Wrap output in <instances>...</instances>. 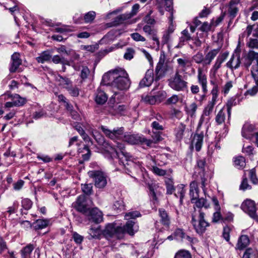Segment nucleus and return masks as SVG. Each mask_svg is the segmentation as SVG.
Segmentation results:
<instances>
[{
  "label": "nucleus",
  "instance_id": "f257e3e1",
  "mask_svg": "<svg viewBox=\"0 0 258 258\" xmlns=\"http://www.w3.org/2000/svg\"><path fill=\"white\" fill-rule=\"evenodd\" d=\"M103 81L108 84H110L113 92L110 102L112 99L120 100L122 96V93L118 91H124L128 89L130 86L131 82L126 71L121 68L116 69L108 72L103 75Z\"/></svg>",
  "mask_w": 258,
  "mask_h": 258
},
{
  "label": "nucleus",
  "instance_id": "f03ea898",
  "mask_svg": "<svg viewBox=\"0 0 258 258\" xmlns=\"http://www.w3.org/2000/svg\"><path fill=\"white\" fill-rule=\"evenodd\" d=\"M140 216L141 214L138 211L128 212L124 216L125 219L127 220L125 225L119 226L116 224H108L106 225L103 233L107 238L115 237L117 239L122 238L126 233L133 235L134 232L133 227L135 222L131 220Z\"/></svg>",
  "mask_w": 258,
  "mask_h": 258
},
{
  "label": "nucleus",
  "instance_id": "7ed1b4c3",
  "mask_svg": "<svg viewBox=\"0 0 258 258\" xmlns=\"http://www.w3.org/2000/svg\"><path fill=\"white\" fill-rule=\"evenodd\" d=\"M91 132L92 136L95 139L98 144L103 146L104 149L108 153L112 155L113 156H116L119 159L120 164L122 163V165L126 167V166H132L134 165V162L131 160L132 157L130 154L127 153L125 150V147L123 144L117 142L115 147L111 146L109 144L105 141L104 139L100 136L99 138H97L96 134L97 132L90 128L89 130Z\"/></svg>",
  "mask_w": 258,
  "mask_h": 258
},
{
  "label": "nucleus",
  "instance_id": "20e7f679",
  "mask_svg": "<svg viewBox=\"0 0 258 258\" xmlns=\"http://www.w3.org/2000/svg\"><path fill=\"white\" fill-rule=\"evenodd\" d=\"M101 129L107 137L113 140L123 138L125 142L131 144L145 143L148 146H150L151 144L150 140L138 135L126 134L124 135V128L123 127H118L110 130L106 126H101Z\"/></svg>",
  "mask_w": 258,
  "mask_h": 258
},
{
  "label": "nucleus",
  "instance_id": "39448f33",
  "mask_svg": "<svg viewBox=\"0 0 258 258\" xmlns=\"http://www.w3.org/2000/svg\"><path fill=\"white\" fill-rule=\"evenodd\" d=\"M205 214L201 210L198 213L194 212L191 215L190 223L196 232L200 235L203 234L210 226L209 223L205 219Z\"/></svg>",
  "mask_w": 258,
  "mask_h": 258
},
{
  "label": "nucleus",
  "instance_id": "423d86ee",
  "mask_svg": "<svg viewBox=\"0 0 258 258\" xmlns=\"http://www.w3.org/2000/svg\"><path fill=\"white\" fill-rule=\"evenodd\" d=\"M243 66L248 69L251 65L252 61L255 60V64H253L251 69V74L252 78L256 81L258 80V52L254 50H249L246 55L243 57Z\"/></svg>",
  "mask_w": 258,
  "mask_h": 258
},
{
  "label": "nucleus",
  "instance_id": "0eeeda50",
  "mask_svg": "<svg viewBox=\"0 0 258 258\" xmlns=\"http://www.w3.org/2000/svg\"><path fill=\"white\" fill-rule=\"evenodd\" d=\"M92 204L93 202L90 199L87 198L84 195H81L73 203V206L77 211L86 215L90 210Z\"/></svg>",
  "mask_w": 258,
  "mask_h": 258
},
{
  "label": "nucleus",
  "instance_id": "6e6552de",
  "mask_svg": "<svg viewBox=\"0 0 258 258\" xmlns=\"http://www.w3.org/2000/svg\"><path fill=\"white\" fill-rule=\"evenodd\" d=\"M169 85L176 91H188V83L182 79L178 72L169 80Z\"/></svg>",
  "mask_w": 258,
  "mask_h": 258
},
{
  "label": "nucleus",
  "instance_id": "1a4fd4ad",
  "mask_svg": "<svg viewBox=\"0 0 258 258\" xmlns=\"http://www.w3.org/2000/svg\"><path fill=\"white\" fill-rule=\"evenodd\" d=\"M197 80L202 87V94H199L198 97H195V99L198 101L202 102L205 99L206 94L208 92V79L206 74L201 68L198 70Z\"/></svg>",
  "mask_w": 258,
  "mask_h": 258
},
{
  "label": "nucleus",
  "instance_id": "9d476101",
  "mask_svg": "<svg viewBox=\"0 0 258 258\" xmlns=\"http://www.w3.org/2000/svg\"><path fill=\"white\" fill-rule=\"evenodd\" d=\"M89 176L93 179L95 186L99 188H104L107 184L106 175L101 171L92 170L88 172Z\"/></svg>",
  "mask_w": 258,
  "mask_h": 258
},
{
  "label": "nucleus",
  "instance_id": "9b49d317",
  "mask_svg": "<svg viewBox=\"0 0 258 258\" xmlns=\"http://www.w3.org/2000/svg\"><path fill=\"white\" fill-rule=\"evenodd\" d=\"M240 50L237 47L226 66L231 70H233L237 69L240 67Z\"/></svg>",
  "mask_w": 258,
  "mask_h": 258
},
{
  "label": "nucleus",
  "instance_id": "f8f14e48",
  "mask_svg": "<svg viewBox=\"0 0 258 258\" xmlns=\"http://www.w3.org/2000/svg\"><path fill=\"white\" fill-rule=\"evenodd\" d=\"M242 209L247 213L251 218L256 219V208L254 201L251 200H245L241 205Z\"/></svg>",
  "mask_w": 258,
  "mask_h": 258
},
{
  "label": "nucleus",
  "instance_id": "ddd939ff",
  "mask_svg": "<svg viewBox=\"0 0 258 258\" xmlns=\"http://www.w3.org/2000/svg\"><path fill=\"white\" fill-rule=\"evenodd\" d=\"M216 103V101L211 100L205 106L203 114L200 119L199 124H202L205 121L208 122L210 120L209 116L213 112L214 106Z\"/></svg>",
  "mask_w": 258,
  "mask_h": 258
},
{
  "label": "nucleus",
  "instance_id": "4468645a",
  "mask_svg": "<svg viewBox=\"0 0 258 258\" xmlns=\"http://www.w3.org/2000/svg\"><path fill=\"white\" fill-rule=\"evenodd\" d=\"M86 216L90 217L89 220L95 223H99L103 221V214L98 208L90 209Z\"/></svg>",
  "mask_w": 258,
  "mask_h": 258
},
{
  "label": "nucleus",
  "instance_id": "2eb2a0df",
  "mask_svg": "<svg viewBox=\"0 0 258 258\" xmlns=\"http://www.w3.org/2000/svg\"><path fill=\"white\" fill-rule=\"evenodd\" d=\"M156 6L159 10L160 14H164V10L171 11L172 10V0H156Z\"/></svg>",
  "mask_w": 258,
  "mask_h": 258
},
{
  "label": "nucleus",
  "instance_id": "dca6fc26",
  "mask_svg": "<svg viewBox=\"0 0 258 258\" xmlns=\"http://www.w3.org/2000/svg\"><path fill=\"white\" fill-rule=\"evenodd\" d=\"M255 130V128L254 125L246 122L242 128V136L246 139H250L253 136Z\"/></svg>",
  "mask_w": 258,
  "mask_h": 258
},
{
  "label": "nucleus",
  "instance_id": "f3484780",
  "mask_svg": "<svg viewBox=\"0 0 258 258\" xmlns=\"http://www.w3.org/2000/svg\"><path fill=\"white\" fill-rule=\"evenodd\" d=\"M139 8L140 5L139 4H136L134 5L133 6L131 13L129 14H124L119 15L116 18V19L117 20H116V21L118 23H122L123 21L130 19V18L135 15L137 13Z\"/></svg>",
  "mask_w": 258,
  "mask_h": 258
},
{
  "label": "nucleus",
  "instance_id": "a211bd4d",
  "mask_svg": "<svg viewBox=\"0 0 258 258\" xmlns=\"http://www.w3.org/2000/svg\"><path fill=\"white\" fill-rule=\"evenodd\" d=\"M241 101V98L237 96L231 97L227 101L226 103V110L228 115V120H229L231 117L232 107L239 104Z\"/></svg>",
  "mask_w": 258,
  "mask_h": 258
},
{
  "label": "nucleus",
  "instance_id": "6ab92c4d",
  "mask_svg": "<svg viewBox=\"0 0 258 258\" xmlns=\"http://www.w3.org/2000/svg\"><path fill=\"white\" fill-rule=\"evenodd\" d=\"M153 80V71L149 70L146 72L145 77L141 81L139 85L141 87L149 86Z\"/></svg>",
  "mask_w": 258,
  "mask_h": 258
},
{
  "label": "nucleus",
  "instance_id": "aec40b11",
  "mask_svg": "<svg viewBox=\"0 0 258 258\" xmlns=\"http://www.w3.org/2000/svg\"><path fill=\"white\" fill-rule=\"evenodd\" d=\"M189 196L191 203H194L199 197V189L197 181H194L190 184Z\"/></svg>",
  "mask_w": 258,
  "mask_h": 258
},
{
  "label": "nucleus",
  "instance_id": "412c9836",
  "mask_svg": "<svg viewBox=\"0 0 258 258\" xmlns=\"http://www.w3.org/2000/svg\"><path fill=\"white\" fill-rule=\"evenodd\" d=\"M206 164V161L205 159H198L197 161V166L198 167L201 169L202 172L201 174V182L202 184V188L203 190V191L205 192V186H206V178L205 177V173H204V167Z\"/></svg>",
  "mask_w": 258,
  "mask_h": 258
},
{
  "label": "nucleus",
  "instance_id": "4be33fe9",
  "mask_svg": "<svg viewBox=\"0 0 258 258\" xmlns=\"http://www.w3.org/2000/svg\"><path fill=\"white\" fill-rule=\"evenodd\" d=\"M240 0H231L229 5L228 10V14L231 19L234 18L238 12L237 5Z\"/></svg>",
  "mask_w": 258,
  "mask_h": 258
},
{
  "label": "nucleus",
  "instance_id": "5701e85b",
  "mask_svg": "<svg viewBox=\"0 0 258 258\" xmlns=\"http://www.w3.org/2000/svg\"><path fill=\"white\" fill-rule=\"evenodd\" d=\"M204 139V134L201 133L200 134H196L192 140L191 144L192 146H195L197 151H200L201 149Z\"/></svg>",
  "mask_w": 258,
  "mask_h": 258
},
{
  "label": "nucleus",
  "instance_id": "b1692460",
  "mask_svg": "<svg viewBox=\"0 0 258 258\" xmlns=\"http://www.w3.org/2000/svg\"><path fill=\"white\" fill-rule=\"evenodd\" d=\"M108 96L106 93L100 88H98L95 95V101L98 104H103L107 100Z\"/></svg>",
  "mask_w": 258,
  "mask_h": 258
},
{
  "label": "nucleus",
  "instance_id": "393cba45",
  "mask_svg": "<svg viewBox=\"0 0 258 258\" xmlns=\"http://www.w3.org/2000/svg\"><path fill=\"white\" fill-rule=\"evenodd\" d=\"M12 64L10 71L12 73L15 72L19 66L22 63V60L20 58V54L18 53H14L11 57Z\"/></svg>",
  "mask_w": 258,
  "mask_h": 258
},
{
  "label": "nucleus",
  "instance_id": "a878e982",
  "mask_svg": "<svg viewBox=\"0 0 258 258\" xmlns=\"http://www.w3.org/2000/svg\"><path fill=\"white\" fill-rule=\"evenodd\" d=\"M159 215L162 224L165 226L169 227L170 224V217L167 212L163 209H159Z\"/></svg>",
  "mask_w": 258,
  "mask_h": 258
},
{
  "label": "nucleus",
  "instance_id": "bb28decb",
  "mask_svg": "<svg viewBox=\"0 0 258 258\" xmlns=\"http://www.w3.org/2000/svg\"><path fill=\"white\" fill-rule=\"evenodd\" d=\"M56 80L59 85L66 90H68L73 85L72 82L68 78L58 75L56 77Z\"/></svg>",
  "mask_w": 258,
  "mask_h": 258
},
{
  "label": "nucleus",
  "instance_id": "cd10ccee",
  "mask_svg": "<svg viewBox=\"0 0 258 258\" xmlns=\"http://www.w3.org/2000/svg\"><path fill=\"white\" fill-rule=\"evenodd\" d=\"M249 244V239L248 237L245 235H241L238 240L236 248L242 250L245 248Z\"/></svg>",
  "mask_w": 258,
  "mask_h": 258
},
{
  "label": "nucleus",
  "instance_id": "c85d7f7f",
  "mask_svg": "<svg viewBox=\"0 0 258 258\" xmlns=\"http://www.w3.org/2000/svg\"><path fill=\"white\" fill-rule=\"evenodd\" d=\"M165 60L164 54H161L159 62L156 66L155 72L158 76L156 80H158L160 76H161L164 73V65Z\"/></svg>",
  "mask_w": 258,
  "mask_h": 258
},
{
  "label": "nucleus",
  "instance_id": "c756f323",
  "mask_svg": "<svg viewBox=\"0 0 258 258\" xmlns=\"http://www.w3.org/2000/svg\"><path fill=\"white\" fill-rule=\"evenodd\" d=\"M254 37L258 38V25H249L247 26L243 35H246L249 37L251 34Z\"/></svg>",
  "mask_w": 258,
  "mask_h": 258
},
{
  "label": "nucleus",
  "instance_id": "7c9ffc66",
  "mask_svg": "<svg viewBox=\"0 0 258 258\" xmlns=\"http://www.w3.org/2000/svg\"><path fill=\"white\" fill-rule=\"evenodd\" d=\"M219 52V49H214L210 51L204 57V66L210 64L212 61Z\"/></svg>",
  "mask_w": 258,
  "mask_h": 258
},
{
  "label": "nucleus",
  "instance_id": "2f4dec72",
  "mask_svg": "<svg viewBox=\"0 0 258 258\" xmlns=\"http://www.w3.org/2000/svg\"><path fill=\"white\" fill-rule=\"evenodd\" d=\"M226 114H227V110L225 109L224 107H223L218 112L215 117V121L218 124L220 125L224 123Z\"/></svg>",
  "mask_w": 258,
  "mask_h": 258
},
{
  "label": "nucleus",
  "instance_id": "473e14b6",
  "mask_svg": "<svg viewBox=\"0 0 258 258\" xmlns=\"http://www.w3.org/2000/svg\"><path fill=\"white\" fill-rule=\"evenodd\" d=\"M34 248V246L32 244H29L24 247L21 250V254L22 257L23 258H28L30 257V254L32 250Z\"/></svg>",
  "mask_w": 258,
  "mask_h": 258
},
{
  "label": "nucleus",
  "instance_id": "72a5a7b5",
  "mask_svg": "<svg viewBox=\"0 0 258 258\" xmlns=\"http://www.w3.org/2000/svg\"><path fill=\"white\" fill-rule=\"evenodd\" d=\"M12 100L14 102L15 106H21L26 102L25 98L21 97L19 95L15 94L11 96Z\"/></svg>",
  "mask_w": 258,
  "mask_h": 258
},
{
  "label": "nucleus",
  "instance_id": "f704fd0d",
  "mask_svg": "<svg viewBox=\"0 0 258 258\" xmlns=\"http://www.w3.org/2000/svg\"><path fill=\"white\" fill-rule=\"evenodd\" d=\"M51 57V55L49 51H44L42 52L39 56L36 57L38 62L43 63L45 62L49 61Z\"/></svg>",
  "mask_w": 258,
  "mask_h": 258
},
{
  "label": "nucleus",
  "instance_id": "c9c22d12",
  "mask_svg": "<svg viewBox=\"0 0 258 258\" xmlns=\"http://www.w3.org/2000/svg\"><path fill=\"white\" fill-rule=\"evenodd\" d=\"M176 192L175 194V196L178 198L179 197L180 201L181 202L182 199L184 197L185 193V189H184V185L182 184H179L177 186Z\"/></svg>",
  "mask_w": 258,
  "mask_h": 258
},
{
  "label": "nucleus",
  "instance_id": "e433bc0d",
  "mask_svg": "<svg viewBox=\"0 0 258 258\" xmlns=\"http://www.w3.org/2000/svg\"><path fill=\"white\" fill-rule=\"evenodd\" d=\"M48 224V221L43 219L37 220L34 223V228L36 230L45 228Z\"/></svg>",
  "mask_w": 258,
  "mask_h": 258
},
{
  "label": "nucleus",
  "instance_id": "4c0bfd02",
  "mask_svg": "<svg viewBox=\"0 0 258 258\" xmlns=\"http://www.w3.org/2000/svg\"><path fill=\"white\" fill-rule=\"evenodd\" d=\"M246 46L252 50H258V39L250 38L246 43Z\"/></svg>",
  "mask_w": 258,
  "mask_h": 258
},
{
  "label": "nucleus",
  "instance_id": "58836bf2",
  "mask_svg": "<svg viewBox=\"0 0 258 258\" xmlns=\"http://www.w3.org/2000/svg\"><path fill=\"white\" fill-rule=\"evenodd\" d=\"M194 203H195L196 206L199 208L204 207L207 209L210 207L209 204L207 202V200L204 198H198V199H196V200L195 201Z\"/></svg>",
  "mask_w": 258,
  "mask_h": 258
},
{
  "label": "nucleus",
  "instance_id": "ea45409f",
  "mask_svg": "<svg viewBox=\"0 0 258 258\" xmlns=\"http://www.w3.org/2000/svg\"><path fill=\"white\" fill-rule=\"evenodd\" d=\"M257 254L255 249L248 248L245 251L242 258H255Z\"/></svg>",
  "mask_w": 258,
  "mask_h": 258
},
{
  "label": "nucleus",
  "instance_id": "a19ab883",
  "mask_svg": "<svg viewBox=\"0 0 258 258\" xmlns=\"http://www.w3.org/2000/svg\"><path fill=\"white\" fill-rule=\"evenodd\" d=\"M234 162V166L238 169L243 168L245 165V159L242 156L236 157Z\"/></svg>",
  "mask_w": 258,
  "mask_h": 258
},
{
  "label": "nucleus",
  "instance_id": "79ce46f5",
  "mask_svg": "<svg viewBox=\"0 0 258 258\" xmlns=\"http://www.w3.org/2000/svg\"><path fill=\"white\" fill-rule=\"evenodd\" d=\"M185 129V125L180 123L176 129L175 136L178 140H180L183 136V133Z\"/></svg>",
  "mask_w": 258,
  "mask_h": 258
},
{
  "label": "nucleus",
  "instance_id": "37998d69",
  "mask_svg": "<svg viewBox=\"0 0 258 258\" xmlns=\"http://www.w3.org/2000/svg\"><path fill=\"white\" fill-rule=\"evenodd\" d=\"M102 233L100 226L92 227L89 229V233L93 238H99Z\"/></svg>",
  "mask_w": 258,
  "mask_h": 258
},
{
  "label": "nucleus",
  "instance_id": "c03bdc74",
  "mask_svg": "<svg viewBox=\"0 0 258 258\" xmlns=\"http://www.w3.org/2000/svg\"><path fill=\"white\" fill-rule=\"evenodd\" d=\"M96 13L94 11H90L85 14L84 16V20L85 23H88L92 22L95 19Z\"/></svg>",
  "mask_w": 258,
  "mask_h": 258
},
{
  "label": "nucleus",
  "instance_id": "a18cd8bd",
  "mask_svg": "<svg viewBox=\"0 0 258 258\" xmlns=\"http://www.w3.org/2000/svg\"><path fill=\"white\" fill-rule=\"evenodd\" d=\"M174 258H191V254L187 250H180L175 254Z\"/></svg>",
  "mask_w": 258,
  "mask_h": 258
},
{
  "label": "nucleus",
  "instance_id": "49530a36",
  "mask_svg": "<svg viewBox=\"0 0 258 258\" xmlns=\"http://www.w3.org/2000/svg\"><path fill=\"white\" fill-rule=\"evenodd\" d=\"M191 38V36L188 33V31L186 29H185L181 32V36L179 38V41L180 42L184 43L185 41L190 40Z\"/></svg>",
  "mask_w": 258,
  "mask_h": 258
},
{
  "label": "nucleus",
  "instance_id": "de8ad7c7",
  "mask_svg": "<svg viewBox=\"0 0 258 258\" xmlns=\"http://www.w3.org/2000/svg\"><path fill=\"white\" fill-rule=\"evenodd\" d=\"M52 61L53 63L57 64V63H62V64H69V62L68 60L65 59L63 57H60L58 55H54L52 58Z\"/></svg>",
  "mask_w": 258,
  "mask_h": 258
},
{
  "label": "nucleus",
  "instance_id": "09e8293b",
  "mask_svg": "<svg viewBox=\"0 0 258 258\" xmlns=\"http://www.w3.org/2000/svg\"><path fill=\"white\" fill-rule=\"evenodd\" d=\"M82 190L83 192L87 195H90L92 193L93 190L92 187L93 186L92 184H82Z\"/></svg>",
  "mask_w": 258,
  "mask_h": 258
},
{
  "label": "nucleus",
  "instance_id": "8fccbe9b",
  "mask_svg": "<svg viewBox=\"0 0 258 258\" xmlns=\"http://www.w3.org/2000/svg\"><path fill=\"white\" fill-rule=\"evenodd\" d=\"M231 228L229 226H225L223 228V238L229 242L230 244H231V243L230 242V233L231 232Z\"/></svg>",
  "mask_w": 258,
  "mask_h": 258
},
{
  "label": "nucleus",
  "instance_id": "3c124183",
  "mask_svg": "<svg viewBox=\"0 0 258 258\" xmlns=\"http://www.w3.org/2000/svg\"><path fill=\"white\" fill-rule=\"evenodd\" d=\"M233 87V82L232 81H228L222 87L221 92L223 93L225 95L227 94L230 90Z\"/></svg>",
  "mask_w": 258,
  "mask_h": 258
},
{
  "label": "nucleus",
  "instance_id": "603ef678",
  "mask_svg": "<svg viewBox=\"0 0 258 258\" xmlns=\"http://www.w3.org/2000/svg\"><path fill=\"white\" fill-rule=\"evenodd\" d=\"M69 94L74 97H77L79 95V89L76 86L72 85L68 90Z\"/></svg>",
  "mask_w": 258,
  "mask_h": 258
},
{
  "label": "nucleus",
  "instance_id": "864d4df0",
  "mask_svg": "<svg viewBox=\"0 0 258 258\" xmlns=\"http://www.w3.org/2000/svg\"><path fill=\"white\" fill-rule=\"evenodd\" d=\"M174 236L178 240H184L185 234L183 232V230L180 229H177L174 233Z\"/></svg>",
  "mask_w": 258,
  "mask_h": 258
},
{
  "label": "nucleus",
  "instance_id": "5fc2aeb1",
  "mask_svg": "<svg viewBox=\"0 0 258 258\" xmlns=\"http://www.w3.org/2000/svg\"><path fill=\"white\" fill-rule=\"evenodd\" d=\"M134 54L135 51L133 48H127L123 57L125 59L131 60L133 58Z\"/></svg>",
  "mask_w": 258,
  "mask_h": 258
},
{
  "label": "nucleus",
  "instance_id": "6e6d98bb",
  "mask_svg": "<svg viewBox=\"0 0 258 258\" xmlns=\"http://www.w3.org/2000/svg\"><path fill=\"white\" fill-rule=\"evenodd\" d=\"M166 185L167 188V194L170 195L172 194L173 191L175 190L173 181L170 180L166 181Z\"/></svg>",
  "mask_w": 258,
  "mask_h": 258
},
{
  "label": "nucleus",
  "instance_id": "4d7b16f0",
  "mask_svg": "<svg viewBox=\"0 0 258 258\" xmlns=\"http://www.w3.org/2000/svg\"><path fill=\"white\" fill-rule=\"evenodd\" d=\"M32 205V202L28 199H24L22 201V206L26 210L30 209L31 208Z\"/></svg>",
  "mask_w": 258,
  "mask_h": 258
},
{
  "label": "nucleus",
  "instance_id": "13d9d810",
  "mask_svg": "<svg viewBox=\"0 0 258 258\" xmlns=\"http://www.w3.org/2000/svg\"><path fill=\"white\" fill-rule=\"evenodd\" d=\"M72 234L73 238L77 244H80L82 243L84 239L83 236L80 235L76 232H73Z\"/></svg>",
  "mask_w": 258,
  "mask_h": 258
},
{
  "label": "nucleus",
  "instance_id": "bf43d9fd",
  "mask_svg": "<svg viewBox=\"0 0 258 258\" xmlns=\"http://www.w3.org/2000/svg\"><path fill=\"white\" fill-rule=\"evenodd\" d=\"M144 101L150 104H154L156 103H158L155 95H149L146 96L144 98Z\"/></svg>",
  "mask_w": 258,
  "mask_h": 258
},
{
  "label": "nucleus",
  "instance_id": "052dcab7",
  "mask_svg": "<svg viewBox=\"0 0 258 258\" xmlns=\"http://www.w3.org/2000/svg\"><path fill=\"white\" fill-rule=\"evenodd\" d=\"M158 103L161 102L166 97V93L163 90L159 91L157 94L155 95Z\"/></svg>",
  "mask_w": 258,
  "mask_h": 258
},
{
  "label": "nucleus",
  "instance_id": "680f3d73",
  "mask_svg": "<svg viewBox=\"0 0 258 258\" xmlns=\"http://www.w3.org/2000/svg\"><path fill=\"white\" fill-rule=\"evenodd\" d=\"M194 60L197 63H203L204 66V57L203 55L201 53H198L193 57Z\"/></svg>",
  "mask_w": 258,
  "mask_h": 258
},
{
  "label": "nucleus",
  "instance_id": "e2e57ef3",
  "mask_svg": "<svg viewBox=\"0 0 258 258\" xmlns=\"http://www.w3.org/2000/svg\"><path fill=\"white\" fill-rule=\"evenodd\" d=\"M223 219L222 218V215L220 213V210H215V212L214 213L212 217V222L213 223H217L220 220Z\"/></svg>",
  "mask_w": 258,
  "mask_h": 258
},
{
  "label": "nucleus",
  "instance_id": "0e129e2a",
  "mask_svg": "<svg viewBox=\"0 0 258 258\" xmlns=\"http://www.w3.org/2000/svg\"><path fill=\"white\" fill-rule=\"evenodd\" d=\"M161 132L160 131H153V134L152 135V137L154 141V142L156 143L159 142L162 140V138L161 136Z\"/></svg>",
  "mask_w": 258,
  "mask_h": 258
},
{
  "label": "nucleus",
  "instance_id": "69168bd1",
  "mask_svg": "<svg viewBox=\"0 0 258 258\" xmlns=\"http://www.w3.org/2000/svg\"><path fill=\"white\" fill-rule=\"evenodd\" d=\"M18 203L17 201L14 202L12 206L8 207L7 212L10 214L15 213L18 208Z\"/></svg>",
  "mask_w": 258,
  "mask_h": 258
},
{
  "label": "nucleus",
  "instance_id": "338daca9",
  "mask_svg": "<svg viewBox=\"0 0 258 258\" xmlns=\"http://www.w3.org/2000/svg\"><path fill=\"white\" fill-rule=\"evenodd\" d=\"M131 37L136 41H145L146 39L138 33H134L131 34Z\"/></svg>",
  "mask_w": 258,
  "mask_h": 258
},
{
  "label": "nucleus",
  "instance_id": "774afa93",
  "mask_svg": "<svg viewBox=\"0 0 258 258\" xmlns=\"http://www.w3.org/2000/svg\"><path fill=\"white\" fill-rule=\"evenodd\" d=\"M225 15V13H222L215 21L213 19L211 21V24L214 26H218L223 20Z\"/></svg>",
  "mask_w": 258,
  "mask_h": 258
}]
</instances>
